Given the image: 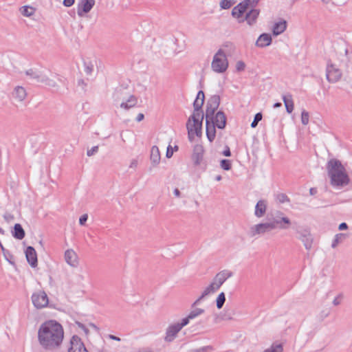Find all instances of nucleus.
<instances>
[{"mask_svg":"<svg viewBox=\"0 0 352 352\" xmlns=\"http://www.w3.org/2000/svg\"><path fill=\"white\" fill-rule=\"evenodd\" d=\"M283 347L280 343H273L271 346L266 349L264 352H283Z\"/></svg>","mask_w":352,"mask_h":352,"instance_id":"473e14b6","label":"nucleus"},{"mask_svg":"<svg viewBox=\"0 0 352 352\" xmlns=\"http://www.w3.org/2000/svg\"><path fill=\"white\" fill-rule=\"evenodd\" d=\"M93 71V65H86L85 68V72L87 74H91Z\"/></svg>","mask_w":352,"mask_h":352,"instance_id":"6e6d98bb","label":"nucleus"},{"mask_svg":"<svg viewBox=\"0 0 352 352\" xmlns=\"http://www.w3.org/2000/svg\"><path fill=\"white\" fill-rule=\"evenodd\" d=\"M144 118V115L142 113H140L136 117V121L140 122V121L143 120Z\"/></svg>","mask_w":352,"mask_h":352,"instance_id":"4d7b16f0","label":"nucleus"},{"mask_svg":"<svg viewBox=\"0 0 352 352\" xmlns=\"http://www.w3.org/2000/svg\"><path fill=\"white\" fill-rule=\"evenodd\" d=\"M329 311H322L320 314L322 318L323 319V318L327 317L329 316Z\"/></svg>","mask_w":352,"mask_h":352,"instance_id":"052dcab7","label":"nucleus"},{"mask_svg":"<svg viewBox=\"0 0 352 352\" xmlns=\"http://www.w3.org/2000/svg\"><path fill=\"white\" fill-rule=\"evenodd\" d=\"M221 168L225 170H229L232 168L231 161L229 160H221L220 162Z\"/></svg>","mask_w":352,"mask_h":352,"instance_id":"ea45409f","label":"nucleus"},{"mask_svg":"<svg viewBox=\"0 0 352 352\" xmlns=\"http://www.w3.org/2000/svg\"><path fill=\"white\" fill-rule=\"evenodd\" d=\"M326 168L332 186L340 188L349 184V177L340 160L334 158L329 160Z\"/></svg>","mask_w":352,"mask_h":352,"instance_id":"f03ea898","label":"nucleus"},{"mask_svg":"<svg viewBox=\"0 0 352 352\" xmlns=\"http://www.w3.org/2000/svg\"><path fill=\"white\" fill-rule=\"evenodd\" d=\"M3 218L7 222H10L14 219V215L10 212H6L3 215Z\"/></svg>","mask_w":352,"mask_h":352,"instance_id":"de8ad7c7","label":"nucleus"},{"mask_svg":"<svg viewBox=\"0 0 352 352\" xmlns=\"http://www.w3.org/2000/svg\"><path fill=\"white\" fill-rule=\"evenodd\" d=\"M137 103L138 98L133 95H130L126 100H122L120 104V107L128 110L132 107H134Z\"/></svg>","mask_w":352,"mask_h":352,"instance_id":"bb28decb","label":"nucleus"},{"mask_svg":"<svg viewBox=\"0 0 352 352\" xmlns=\"http://www.w3.org/2000/svg\"><path fill=\"white\" fill-rule=\"evenodd\" d=\"M259 14V10L256 9H251L249 12H248L245 14V17L243 19L244 21H246L248 24L250 25H253Z\"/></svg>","mask_w":352,"mask_h":352,"instance_id":"393cba45","label":"nucleus"},{"mask_svg":"<svg viewBox=\"0 0 352 352\" xmlns=\"http://www.w3.org/2000/svg\"><path fill=\"white\" fill-rule=\"evenodd\" d=\"M223 155L226 157H230L231 155L230 149L228 146H226L225 150L223 151Z\"/></svg>","mask_w":352,"mask_h":352,"instance_id":"5fc2aeb1","label":"nucleus"},{"mask_svg":"<svg viewBox=\"0 0 352 352\" xmlns=\"http://www.w3.org/2000/svg\"><path fill=\"white\" fill-rule=\"evenodd\" d=\"M283 100L284 102L286 111L288 113H291L294 110V102L291 94H288L283 96Z\"/></svg>","mask_w":352,"mask_h":352,"instance_id":"c756f323","label":"nucleus"},{"mask_svg":"<svg viewBox=\"0 0 352 352\" xmlns=\"http://www.w3.org/2000/svg\"><path fill=\"white\" fill-rule=\"evenodd\" d=\"M250 6V0H245L234 6L232 10V16L238 19L239 23L244 22L243 14L247 12Z\"/></svg>","mask_w":352,"mask_h":352,"instance_id":"1a4fd4ad","label":"nucleus"},{"mask_svg":"<svg viewBox=\"0 0 352 352\" xmlns=\"http://www.w3.org/2000/svg\"><path fill=\"white\" fill-rule=\"evenodd\" d=\"M232 272L228 270H223L215 275L212 279V281L208 286L206 287V288L212 294H214L221 287V286L226 282L227 279L232 277Z\"/></svg>","mask_w":352,"mask_h":352,"instance_id":"39448f33","label":"nucleus"},{"mask_svg":"<svg viewBox=\"0 0 352 352\" xmlns=\"http://www.w3.org/2000/svg\"><path fill=\"white\" fill-rule=\"evenodd\" d=\"M161 160L160 153L157 146H153L151 149L150 160L152 165L155 167L157 166Z\"/></svg>","mask_w":352,"mask_h":352,"instance_id":"5701e85b","label":"nucleus"},{"mask_svg":"<svg viewBox=\"0 0 352 352\" xmlns=\"http://www.w3.org/2000/svg\"><path fill=\"white\" fill-rule=\"evenodd\" d=\"M113 98L115 101L125 100L126 98L125 89L123 88H117L113 94Z\"/></svg>","mask_w":352,"mask_h":352,"instance_id":"2f4dec72","label":"nucleus"},{"mask_svg":"<svg viewBox=\"0 0 352 352\" xmlns=\"http://www.w3.org/2000/svg\"><path fill=\"white\" fill-rule=\"evenodd\" d=\"M25 74L36 82H41L50 87H56L57 86L56 81L50 78L46 74L43 72L30 69L25 71Z\"/></svg>","mask_w":352,"mask_h":352,"instance_id":"423d86ee","label":"nucleus"},{"mask_svg":"<svg viewBox=\"0 0 352 352\" xmlns=\"http://www.w3.org/2000/svg\"><path fill=\"white\" fill-rule=\"evenodd\" d=\"M98 151V146H94L91 149H89L87 151V155L90 157V156H92L93 155H94L95 153H96Z\"/></svg>","mask_w":352,"mask_h":352,"instance_id":"49530a36","label":"nucleus"},{"mask_svg":"<svg viewBox=\"0 0 352 352\" xmlns=\"http://www.w3.org/2000/svg\"><path fill=\"white\" fill-rule=\"evenodd\" d=\"M75 3V0H63V4L65 7H71Z\"/></svg>","mask_w":352,"mask_h":352,"instance_id":"603ef678","label":"nucleus"},{"mask_svg":"<svg viewBox=\"0 0 352 352\" xmlns=\"http://www.w3.org/2000/svg\"><path fill=\"white\" fill-rule=\"evenodd\" d=\"M309 115L307 111L303 110L301 113V122L304 125H307L309 123Z\"/></svg>","mask_w":352,"mask_h":352,"instance_id":"79ce46f5","label":"nucleus"},{"mask_svg":"<svg viewBox=\"0 0 352 352\" xmlns=\"http://www.w3.org/2000/svg\"><path fill=\"white\" fill-rule=\"evenodd\" d=\"M12 96L18 102H23L27 96V93L23 87L17 86L12 92Z\"/></svg>","mask_w":352,"mask_h":352,"instance_id":"b1692460","label":"nucleus"},{"mask_svg":"<svg viewBox=\"0 0 352 352\" xmlns=\"http://www.w3.org/2000/svg\"><path fill=\"white\" fill-rule=\"evenodd\" d=\"M348 228V226L346 223H342L339 225V230H343Z\"/></svg>","mask_w":352,"mask_h":352,"instance_id":"13d9d810","label":"nucleus"},{"mask_svg":"<svg viewBox=\"0 0 352 352\" xmlns=\"http://www.w3.org/2000/svg\"><path fill=\"white\" fill-rule=\"evenodd\" d=\"M88 215L87 214H85L82 215L79 219V223L81 226L85 225V222L87 221Z\"/></svg>","mask_w":352,"mask_h":352,"instance_id":"8fccbe9b","label":"nucleus"},{"mask_svg":"<svg viewBox=\"0 0 352 352\" xmlns=\"http://www.w3.org/2000/svg\"><path fill=\"white\" fill-rule=\"evenodd\" d=\"M64 338L62 325L56 320H50L41 324L38 330V341L41 346L48 351L58 349Z\"/></svg>","mask_w":352,"mask_h":352,"instance_id":"f257e3e1","label":"nucleus"},{"mask_svg":"<svg viewBox=\"0 0 352 352\" xmlns=\"http://www.w3.org/2000/svg\"><path fill=\"white\" fill-rule=\"evenodd\" d=\"M138 160L136 159H133L130 162L129 168L135 170L138 167Z\"/></svg>","mask_w":352,"mask_h":352,"instance_id":"3c124183","label":"nucleus"},{"mask_svg":"<svg viewBox=\"0 0 352 352\" xmlns=\"http://www.w3.org/2000/svg\"><path fill=\"white\" fill-rule=\"evenodd\" d=\"M290 224L291 221L288 217H277L272 221L261 222L251 226L248 234L250 237H256L269 233L277 228L282 230L287 229Z\"/></svg>","mask_w":352,"mask_h":352,"instance_id":"7ed1b4c3","label":"nucleus"},{"mask_svg":"<svg viewBox=\"0 0 352 352\" xmlns=\"http://www.w3.org/2000/svg\"><path fill=\"white\" fill-rule=\"evenodd\" d=\"M206 136H207L208 140L210 142H212L214 141L215 136H216L215 128L217 126L208 121H206Z\"/></svg>","mask_w":352,"mask_h":352,"instance_id":"cd10ccee","label":"nucleus"},{"mask_svg":"<svg viewBox=\"0 0 352 352\" xmlns=\"http://www.w3.org/2000/svg\"><path fill=\"white\" fill-rule=\"evenodd\" d=\"M205 95L203 91H199L197 93V97L193 102L194 111L192 115L194 117L204 118V112L201 109L204 103Z\"/></svg>","mask_w":352,"mask_h":352,"instance_id":"9b49d317","label":"nucleus"},{"mask_svg":"<svg viewBox=\"0 0 352 352\" xmlns=\"http://www.w3.org/2000/svg\"><path fill=\"white\" fill-rule=\"evenodd\" d=\"M71 346L68 352H88L81 339L78 336H73L70 340Z\"/></svg>","mask_w":352,"mask_h":352,"instance_id":"2eb2a0df","label":"nucleus"},{"mask_svg":"<svg viewBox=\"0 0 352 352\" xmlns=\"http://www.w3.org/2000/svg\"><path fill=\"white\" fill-rule=\"evenodd\" d=\"M79 327L83 329L86 333L88 332V330L85 328V327L83 324H79Z\"/></svg>","mask_w":352,"mask_h":352,"instance_id":"69168bd1","label":"nucleus"},{"mask_svg":"<svg viewBox=\"0 0 352 352\" xmlns=\"http://www.w3.org/2000/svg\"><path fill=\"white\" fill-rule=\"evenodd\" d=\"M226 302V295L224 292H221L217 299H216V305L217 309H220L223 307L224 303Z\"/></svg>","mask_w":352,"mask_h":352,"instance_id":"72a5a7b5","label":"nucleus"},{"mask_svg":"<svg viewBox=\"0 0 352 352\" xmlns=\"http://www.w3.org/2000/svg\"><path fill=\"white\" fill-rule=\"evenodd\" d=\"M272 43V37L270 34H262L258 38L256 45L260 47H264L268 46Z\"/></svg>","mask_w":352,"mask_h":352,"instance_id":"a878e982","label":"nucleus"},{"mask_svg":"<svg viewBox=\"0 0 352 352\" xmlns=\"http://www.w3.org/2000/svg\"><path fill=\"white\" fill-rule=\"evenodd\" d=\"M342 77V72L333 64H328L326 69L327 80L331 83L338 82Z\"/></svg>","mask_w":352,"mask_h":352,"instance_id":"f8f14e48","label":"nucleus"},{"mask_svg":"<svg viewBox=\"0 0 352 352\" xmlns=\"http://www.w3.org/2000/svg\"><path fill=\"white\" fill-rule=\"evenodd\" d=\"M318 190H317V188H311L309 189V194L311 195H314L317 193Z\"/></svg>","mask_w":352,"mask_h":352,"instance_id":"bf43d9fd","label":"nucleus"},{"mask_svg":"<svg viewBox=\"0 0 352 352\" xmlns=\"http://www.w3.org/2000/svg\"><path fill=\"white\" fill-rule=\"evenodd\" d=\"M213 350V346L210 345L195 349L190 343H184L179 347L180 352H212Z\"/></svg>","mask_w":352,"mask_h":352,"instance_id":"dca6fc26","label":"nucleus"},{"mask_svg":"<svg viewBox=\"0 0 352 352\" xmlns=\"http://www.w3.org/2000/svg\"><path fill=\"white\" fill-rule=\"evenodd\" d=\"M226 116L221 111H219L215 115L214 114V116H212L208 119L206 118V121L210 122L219 129H223L226 127Z\"/></svg>","mask_w":352,"mask_h":352,"instance_id":"4468645a","label":"nucleus"},{"mask_svg":"<svg viewBox=\"0 0 352 352\" xmlns=\"http://www.w3.org/2000/svg\"><path fill=\"white\" fill-rule=\"evenodd\" d=\"M180 331L181 329H179V325H177L175 323L170 324L166 329L164 341L166 342H173Z\"/></svg>","mask_w":352,"mask_h":352,"instance_id":"f3484780","label":"nucleus"},{"mask_svg":"<svg viewBox=\"0 0 352 352\" xmlns=\"http://www.w3.org/2000/svg\"><path fill=\"white\" fill-rule=\"evenodd\" d=\"M204 149L202 145L196 144L194 146L192 159L195 165H199L203 160Z\"/></svg>","mask_w":352,"mask_h":352,"instance_id":"6ab92c4d","label":"nucleus"},{"mask_svg":"<svg viewBox=\"0 0 352 352\" xmlns=\"http://www.w3.org/2000/svg\"><path fill=\"white\" fill-rule=\"evenodd\" d=\"M341 298H342V295L341 294H340L339 296L336 297L334 298V300H333V305H335V306L339 305L340 304V302H341Z\"/></svg>","mask_w":352,"mask_h":352,"instance_id":"864d4df0","label":"nucleus"},{"mask_svg":"<svg viewBox=\"0 0 352 352\" xmlns=\"http://www.w3.org/2000/svg\"><path fill=\"white\" fill-rule=\"evenodd\" d=\"M287 28V23L285 21H280L276 23L273 27V34L276 36L283 33Z\"/></svg>","mask_w":352,"mask_h":352,"instance_id":"7c9ffc66","label":"nucleus"},{"mask_svg":"<svg viewBox=\"0 0 352 352\" xmlns=\"http://www.w3.org/2000/svg\"><path fill=\"white\" fill-rule=\"evenodd\" d=\"M25 253L26 259L28 263L31 265V267H36L38 263V259L35 249L32 246H28L26 248Z\"/></svg>","mask_w":352,"mask_h":352,"instance_id":"a211bd4d","label":"nucleus"},{"mask_svg":"<svg viewBox=\"0 0 352 352\" xmlns=\"http://www.w3.org/2000/svg\"><path fill=\"white\" fill-rule=\"evenodd\" d=\"M300 240L303 243L307 250H310L312 246L313 237L308 230H303L300 232Z\"/></svg>","mask_w":352,"mask_h":352,"instance_id":"412c9836","label":"nucleus"},{"mask_svg":"<svg viewBox=\"0 0 352 352\" xmlns=\"http://www.w3.org/2000/svg\"><path fill=\"white\" fill-rule=\"evenodd\" d=\"M109 338L111 339V340H116V341H120V338L116 336H113V335H109Z\"/></svg>","mask_w":352,"mask_h":352,"instance_id":"680f3d73","label":"nucleus"},{"mask_svg":"<svg viewBox=\"0 0 352 352\" xmlns=\"http://www.w3.org/2000/svg\"><path fill=\"white\" fill-rule=\"evenodd\" d=\"M220 104V96L218 95L212 96L208 100L206 109V118L208 119L214 116L215 111Z\"/></svg>","mask_w":352,"mask_h":352,"instance_id":"9d476101","label":"nucleus"},{"mask_svg":"<svg viewBox=\"0 0 352 352\" xmlns=\"http://www.w3.org/2000/svg\"><path fill=\"white\" fill-rule=\"evenodd\" d=\"M221 179V175H217V176L216 177V180H217V181H220Z\"/></svg>","mask_w":352,"mask_h":352,"instance_id":"338daca9","label":"nucleus"},{"mask_svg":"<svg viewBox=\"0 0 352 352\" xmlns=\"http://www.w3.org/2000/svg\"><path fill=\"white\" fill-rule=\"evenodd\" d=\"M205 310L204 309L201 308H196L193 310H192L189 314H188V318H190L191 320L199 316L202 314H204Z\"/></svg>","mask_w":352,"mask_h":352,"instance_id":"4c0bfd02","label":"nucleus"},{"mask_svg":"<svg viewBox=\"0 0 352 352\" xmlns=\"http://www.w3.org/2000/svg\"><path fill=\"white\" fill-rule=\"evenodd\" d=\"M245 67V63L243 61L239 60L238 62H236V69L238 72H241V71L244 70Z\"/></svg>","mask_w":352,"mask_h":352,"instance_id":"a18cd8bd","label":"nucleus"},{"mask_svg":"<svg viewBox=\"0 0 352 352\" xmlns=\"http://www.w3.org/2000/svg\"><path fill=\"white\" fill-rule=\"evenodd\" d=\"M95 0H79L77 4V14L82 17L89 12L95 5Z\"/></svg>","mask_w":352,"mask_h":352,"instance_id":"ddd939ff","label":"nucleus"},{"mask_svg":"<svg viewBox=\"0 0 352 352\" xmlns=\"http://www.w3.org/2000/svg\"><path fill=\"white\" fill-rule=\"evenodd\" d=\"M173 193L174 195L176 196V197H179L180 196V191L179 190L178 188H175L174 191H173Z\"/></svg>","mask_w":352,"mask_h":352,"instance_id":"e2e57ef3","label":"nucleus"},{"mask_svg":"<svg viewBox=\"0 0 352 352\" xmlns=\"http://www.w3.org/2000/svg\"><path fill=\"white\" fill-rule=\"evenodd\" d=\"M235 3V0H221L219 3V6L221 9L227 10L234 6Z\"/></svg>","mask_w":352,"mask_h":352,"instance_id":"f704fd0d","label":"nucleus"},{"mask_svg":"<svg viewBox=\"0 0 352 352\" xmlns=\"http://www.w3.org/2000/svg\"><path fill=\"white\" fill-rule=\"evenodd\" d=\"M65 260L66 263L72 267H76L78 265V256L72 249L65 251Z\"/></svg>","mask_w":352,"mask_h":352,"instance_id":"aec40b11","label":"nucleus"},{"mask_svg":"<svg viewBox=\"0 0 352 352\" xmlns=\"http://www.w3.org/2000/svg\"><path fill=\"white\" fill-rule=\"evenodd\" d=\"M345 238V234L342 233L337 234L332 242L331 247L335 248Z\"/></svg>","mask_w":352,"mask_h":352,"instance_id":"58836bf2","label":"nucleus"},{"mask_svg":"<svg viewBox=\"0 0 352 352\" xmlns=\"http://www.w3.org/2000/svg\"><path fill=\"white\" fill-rule=\"evenodd\" d=\"M262 118H263L262 113H257L254 116V120L251 123V127L252 128H255L258 125V122L262 120Z\"/></svg>","mask_w":352,"mask_h":352,"instance_id":"a19ab883","label":"nucleus"},{"mask_svg":"<svg viewBox=\"0 0 352 352\" xmlns=\"http://www.w3.org/2000/svg\"><path fill=\"white\" fill-rule=\"evenodd\" d=\"M21 12L25 16H30L34 14V10L32 7L25 6L21 8Z\"/></svg>","mask_w":352,"mask_h":352,"instance_id":"e433bc0d","label":"nucleus"},{"mask_svg":"<svg viewBox=\"0 0 352 352\" xmlns=\"http://www.w3.org/2000/svg\"><path fill=\"white\" fill-rule=\"evenodd\" d=\"M210 294H212V293L206 287L202 292L201 295L192 303V307H194L199 305L201 300H202L204 298H205L206 296Z\"/></svg>","mask_w":352,"mask_h":352,"instance_id":"c9c22d12","label":"nucleus"},{"mask_svg":"<svg viewBox=\"0 0 352 352\" xmlns=\"http://www.w3.org/2000/svg\"><path fill=\"white\" fill-rule=\"evenodd\" d=\"M139 352H153V351H152L151 350H143V351H140Z\"/></svg>","mask_w":352,"mask_h":352,"instance_id":"774afa93","label":"nucleus"},{"mask_svg":"<svg viewBox=\"0 0 352 352\" xmlns=\"http://www.w3.org/2000/svg\"><path fill=\"white\" fill-rule=\"evenodd\" d=\"M204 118H198L194 117V115H192L187 123L186 128L188 133V138L190 140H192L193 137V133H195L197 136L201 135V127H202V121Z\"/></svg>","mask_w":352,"mask_h":352,"instance_id":"0eeeda50","label":"nucleus"},{"mask_svg":"<svg viewBox=\"0 0 352 352\" xmlns=\"http://www.w3.org/2000/svg\"><path fill=\"white\" fill-rule=\"evenodd\" d=\"M267 210V201L263 199L259 200L254 210V215L258 218L263 217Z\"/></svg>","mask_w":352,"mask_h":352,"instance_id":"4be33fe9","label":"nucleus"},{"mask_svg":"<svg viewBox=\"0 0 352 352\" xmlns=\"http://www.w3.org/2000/svg\"><path fill=\"white\" fill-rule=\"evenodd\" d=\"M212 71L216 73H223L228 67V60L224 51L219 49L213 56L211 63Z\"/></svg>","mask_w":352,"mask_h":352,"instance_id":"20e7f679","label":"nucleus"},{"mask_svg":"<svg viewBox=\"0 0 352 352\" xmlns=\"http://www.w3.org/2000/svg\"><path fill=\"white\" fill-rule=\"evenodd\" d=\"M32 301L36 309H42L47 306L49 299L47 294L44 291H38L32 296Z\"/></svg>","mask_w":352,"mask_h":352,"instance_id":"6e6552de","label":"nucleus"},{"mask_svg":"<svg viewBox=\"0 0 352 352\" xmlns=\"http://www.w3.org/2000/svg\"><path fill=\"white\" fill-rule=\"evenodd\" d=\"M281 103L280 102H276L274 104V108H278V107H281Z\"/></svg>","mask_w":352,"mask_h":352,"instance_id":"0e129e2a","label":"nucleus"},{"mask_svg":"<svg viewBox=\"0 0 352 352\" xmlns=\"http://www.w3.org/2000/svg\"><path fill=\"white\" fill-rule=\"evenodd\" d=\"M25 233L19 223H16L14 226V231L12 232V236L19 240H21L25 237Z\"/></svg>","mask_w":352,"mask_h":352,"instance_id":"c85d7f7f","label":"nucleus"},{"mask_svg":"<svg viewBox=\"0 0 352 352\" xmlns=\"http://www.w3.org/2000/svg\"><path fill=\"white\" fill-rule=\"evenodd\" d=\"M190 318H188V316L182 320V322L180 323L177 322L175 323L177 325H179V329L182 330V329L187 325L189 323Z\"/></svg>","mask_w":352,"mask_h":352,"instance_id":"c03bdc74","label":"nucleus"},{"mask_svg":"<svg viewBox=\"0 0 352 352\" xmlns=\"http://www.w3.org/2000/svg\"><path fill=\"white\" fill-rule=\"evenodd\" d=\"M276 199L279 203H281V204L289 201L288 197L285 194H283V193L277 195Z\"/></svg>","mask_w":352,"mask_h":352,"instance_id":"37998d69","label":"nucleus"},{"mask_svg":"<svg viewBox=\"0 0 352 352\" xmlns=\"http://www.w3.org/2000/svg\"><path fill=\"white\" fill-rule=\"evenodd\" d=\"M173 155V148L170 145H168L166 149V156L167 158H170Z\"/></svg>","mask_w":352,"mask_h":352,"instance_id":"09e8293b","label":"nucleus"}]
</instances>
